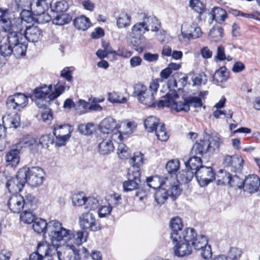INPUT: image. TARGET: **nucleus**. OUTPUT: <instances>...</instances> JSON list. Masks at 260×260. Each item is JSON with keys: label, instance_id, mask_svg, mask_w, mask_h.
<instances>
[{"label": "nucleus", "instance_id": "f257e3e1", "mask_svg": "<svg viewBox=\"0 0 260 260\" xmlns=\"http://www.w3.org/2000/svg\"><path fill=\"white\" fill-rule=\"evenodd\" d=\"M48 234L51 243L63 241L64 244L75 241L77 244H82L86 241L87 233L79 231L74 234L71 230L62 226V224L57 220L49 221Z\"/></svg>", "mask_w": 260, "mask_h": 260}, {"label": "nucleus", "instance_id": "f03ea898", "mask_svg": "<svg viewBox=\"0 0 260 260\" xmlns=\"http://www.w3.org/2000/svg\"><path fill=\"white\" fill-rule=\"evenodd\" d=\"M161 81V79L153 80L150 83L149 89L141 83L136 84L134 86V96L140 103L147 107H155L156 103L155 101V94L159 87V83Z\"/></svg>", "mask_w": 260, "mask_h": 260}, {"label": "nucleus", "instance_id": "7ed1b4c3", "mask_svg": "<svg viewBox=\"0 0 260 260\" xmlns=\"http://www.w3.org/2000/svg\"><path fill=\"white\" fill-rule=\"evenodd\" d=\"M37 202V199L30 193H25L24 196L16 194L9 198L8 205L12 212L18 213L23 209L35 210Z\"/></svg>", "mask_w": 260, "mask_h": 260}, {"label": "nucleus", "instance_id": "20e7f679", "mask_svg": "<svg viewBox=\"0 0 260 260\" xmlns=\"http://www.w3.org/2000/svg\"><path fill=\"white\" fill-rule=\"evenodd\" d=\"M20 170L24 171L26 177V183L32 186L41 185L44 179L45 173L42 169L38 167L31 168H22Z\"/></svg>", "mask_w": 260, "mask_h": 260}, {"label": "nucleus", "instance_id": "39448f33", "mask_svg": "<svg viewBox=\"0 0 260 260\" xmlns=\"http://www.w3.org/2000/svg\"><path fill=\"white\" fill-rule=\"evenodd\" d=\"M244 160L242 157L238 155H225L222 160V165L228 171L235 173L241 172Z\"/></svg>", "mask_w": 260, "mask_h": 260}, {"label": "nucleus", "instance_id": "423d86ee", "mask_svg": "<svg viewBox=\"0 0 260 260\" xmlns=\"http://www.w3.org/2000/svg\"><path fill=\"white\" fill-rule=\"evenodd\" d=\"M64 244L61 250L57 252L58 260H79L78 251L76 246L81 244H77L75 241Z\"/></svg>", "mask_w": 260, "mask_h": 260}, {"label": "nucleus", "instance_id": "0eeeda50", "mask_svg": "<svg viewBox=\"0 0 260 260\" xmlns=\"http://www.w3.org/2000/svg\"><path fill=\"white\" fill-rule=\"evenodd\" d=\"M28 101V99L24 94L17 93L8 98L6 106L10 110L20 111L26 106Z\"/></svg>", "mask_w": 260, "mask_h": 260}, {"label": "nucleus", "instance_id": "6e6552de", "mask_svg": "<svg viewBox=\"0 0 260 260\" xmlns=\"http://www.w3.org/2000/svg\"><path fill=\"white\" fill-rule=\"evenodd\" d=\"M196 179L202 187L207 185L216 179V176L212 168L202 166L195 171Z\"/></svg>", "mask_w": 260, "mask_h": 260}, {"label": "nucleus", "instance_id": "1a4fd4ad", "mask_svg": "<svg viewBox=\"0 0 260 260\" xmlns=\"http://www.w3.org/2000/svg\"><path fill=\"white\" fill-rule=\"evenodd\" d=\"M24 171L19 170L15 177L9 179L6 183V187L10 192L16 193L21 191L26 183Z\"/></svg>", "mask_w": 260, "mask_h": 260}, {"label": "nucleus", "instance_id": "9d476101", "mask_svg": "<svg viewBox=\"0 0 260 260\" xmlns=\"http://www.w3.org/2000/svg\"><path fill=\"white\" fill-rule=\"evenodd\" d=\"M79 224L82 229L97 231L101 229V225L96 220L94 215L90 212L82 214L79 217Z\"/></svg>", "mask_w": 260, "mask_h": 260}, {"label": "nucleus", "instance_id": "9b49d317", "mask_svg": "<svg viewBox=\"0 0 260 260\" xmlns=\"http://www.w3.org/2000/svg\"><path fill=\"white\" fill-rule=\"evenodd\" d=\"M197 233L193 228H187L181 233V236L183 241L189 243L194 248H199L203 247L206 244V238L201 237L198 240H200L198 245H196L193 240L197 236Z\"/></svg>", "mask_w": 260, "mask_h": 260}, {"label": "nucleus", "instance_id": "f8f14e48", "mask_svg": "<svg viewBox=\"0 0 260 260\" xmlns=\"http://www.w3.org/2000/svg\"><path fill=\"white\" fill-rule=\"evenodd\" d=\"M174 244V253L178 257H183L189 255L192 252V247L189 243L185 242L182 239L181 236L176 239V241L172 240Z\"/></svg>", "mask_w": 260, "mask_h": 260}, {"label": "nucleus", "instance_id": "ddd939ff", "mask_svg": "<svg viewBox=\"0 0 260 260\" xmlns=\"http://www.w3.org/2000/svg\"><path fill=\"white\" fill-rule=\"evenodd\" d=\"M127 175L128 180L123 182L122 184L123 190L129 191L138 189L141 181V173L128 171Z\"/></svg>", "mask_w": 260, "mask_h": 260}, {"label": "nucleus", "instance_id": "4468645a", "mask_svg": "<svg viewBox=\"0 0 260 260\" xmlns=\"http://www.w3.org/2000/svg\"><path fill=\"white\" fill-rule=\"evenodd\" d=\"M260 186V178L255 175H250L244 180L242 188L245 192L252 194L257 191Z\"/></svg>", "mask_w": 260, "mask_h": 260}, {"label": "nucleus", "instance_id": "2eb2a0df", "mask_svg": "<svg viewBox=\"0 0 260 260\" xmlns=\"http://www.w3.org/2000/svg\"><path fill=\"white\" fill-rule=\"evenodd\" d=\"M120 126L116 123V121L113 118L109 117L103 119L99 125L100 131L104 134H110L114 130L117 129L119 133V130Z\"/></svg>", "mask_w": 260, "mask_h": 260}, {"label": "nucleus", "instance_id": "dca6fc26", "mask_svg": "<svg viewBox=\"0 0 260 260\" xmlns=\"http://www.w3.org/2000/svg\"><path fill=\"white\" fill-rule=\"evenodd\" d=\"M170 226L172 230L171 239L172 240L176 241V239L181 236V233L183 231V223L182 219L178 216L173 217L170 221Z\"/></svg>", "mask_w": 260, "mask_h": 260}, {"label": "nucleus", "instance_id": "f3484780", "mask_svg": "<svg viewBox=\"0 0 260 260\" xmlns=\"http://www.w3.org/2000/svg\"><path fill=\"white\" fill-rule=\"evenodd\" d=\"M25 39L30 42L36 43L41 41L43 37V31L39 27L34 25L26 27L25 30Z\"/></svg>", "mask_w": 260, "mask_h": 260}, {"label": "nucleus", "instance_id": "a211bd4d", "mask_svg": "<svg viewBox=\"0 0 260 260\" xmlns=\"http://www.w3.org/2000/svg\"><path fill=\"white\" fill-rule=\"evenodd\" d=\"M52 85L47 86L46 85H41L35 88L34 90V93L35 96L37 98L36 103L39 107H42L39 106V102L41 101V99L47 100V102L50 100L48 96L50 94V92L52 89Z\"/></svg>", "mask_w": 260, "mask_h": 260}, {"label": "nucleus", "instance_id": "6ab92c4d", "mask_svg": "<svg viewBox=\"0 0 260 260\" xmlns=\"http://www.w3.org/2000/svg\"><path fill=\"white\" fill-rule=\"evenodd\" d=\"M132 168L128 170L129 172H138L141 173L140 168L144 164V155L140 152L134 153L129 159Z\"/></svg>", "mask_w": 260, "mask_h": 260}, {"label": "nucleus", "instance_id": "aec40b11", "mask_svg": "<svg viewBox=\"0 0 260 260\" xmlns=\"http://www.w3.org/2000/svg\"><path fill=\"white\" fill-rule=\"evenodd\" d=\"M60 128L67 130V127L66 125H54L53 134L56 137L55 143L59 147L64 146L70 137V135H61V131H59Z\"/></svg>", "mask_w": 260, "mask_h": 260}, {"label": "nucleus", "instance_id": "412c9836", "mask_svg": "<svg viewBox=\"0 0 260 260\" xmlns=\"http://www.w3.org/2000/svg\"><path fill=\"white\" fill-rule=\"evenodd\" d=\"M176 178L171 176L169 177V181L167 183L165 184L166 187H168L167 191H168L169 195H170L173 200H175L181 192V189H180L178 182H175L174 181Z\"/></svg>", "mask_w": 260, "mask_h": 260}, {"label": "nucleus", "instance_id": "4be33fe9", "mask_svg": "<svg viewBox=\"0 0 260 260\" xmlns=\"http://www.w3.org/2000/svg\"><path fill=\"white\" fill-rule=\"evenodd\" d=\"M169 181V177L160 178L159 176H151L146 179L148 186L153 189L160 188L165 186Z\"/></svg>", "mask_w": 260, "mask_h": 260}, {"label": "nucleus", "instance_id": "5701e85b", "mask_svg": "<svg viewBox=\"0 0 260 260\" xmlns=\"http://www.w3.org/2000/svg\"><path fill=\"white\" fill-rule=\"evenodd\" d=\"M16 147L20 150L22 148L29 147L31 150H37V140L34 138L27 136L21 138L16 144Z\"/></svg>", "mask_w": 260, "mask_h": 260}, {"label": "nucleus", "instance_id": "b1692460", "mask_svg": "<svg viewBox=\"0 0 260 260\" xmlns=\"http://www.w3.org/2000/svg\"><path fill=\"white\" fill-rule=\"evenodd\" d=\"M20 149L16 147V148L10 150L6 155L5 159L9 165L12 167L16 166L20 161L19 155Z\"/></svg>", "mask_w": 260, "mask_h": 260}, {"label": "nucleus", "instance_id": "393cba45", "mask_svg": "<svg viewBox=\"0 0 260 260\" xmlns=\"http://www.w3.org/2000/svg\"><path fill=\"white\" fill-rule=\"evenodd\" d=\"M210 149V144L208 141L200 140L198 141L192 147V151L196 155L202 156Z\"/></svg>", "mask_w": 260, "mask_h": 260}, {"label": "nucleus", "instance_id": "a878e982", "mask_svg": "<svg viewBox=\"0 0 260 260\" xmlns=\"http://www.w3.org/2000/svg\"><path fill=\"white\" fill-rule=\"evenodd\" d=\"M229 72L225 67H222L217 70L213 77V80L215 83L219 84L226 82L229 78Z\"/></svg>", "mask_w": 260, "mask_h": 260}, {"label": "nucleus", "instance_id": "bb28decb", "mask_svg": "<svg viewBox=\"0 0 260 260\" xmlns=\"http://www.w3.org/2000/svg\"><path fill=\"white\" fill-rule=\"evenodd\" d=\"M13 27L12 30L20 32L26 27L29 26L27 25L28 23H30V20H28L26 17H12Z\"/></svg>", "mask_w": 260, "mask_h": 260}, {"label": "nucleus", "instance_id": "cd10ccee", "mask_svg": "<svg viewBox=\"0 0 260 260\" xmlns=\"http://www.w3.org/2000/svg\"><path fill=\"white\" fill-rule=\"evenodd\" d=\"M49 222L47 223L46 221L41 218H36L33 222L32 228L34 230L38 233H48V227Z\"/></svg>", "mask_w": 260, "mask_h": 260}, {"label": "nucleus", "instance_id": "c85d7f7f", "mask_svg": "<svg viewBox=\"0 0 260 260\" xmlns=\"http://www.w3.org/2000/svg\"><path fill=\"white\" fill-rule=\"evenodd\" d=\"M194 175H195V172L194 173L192 170L186 168V169L180 172L175 178L177 179L178 181H180L182 183H186L192 180Z\"/></svg>", "mask_w": 260, "mask_h": 260}, {"label": "nucleus", "instance_id": "c756f323", "mask_svg": "<svg viewBox=\"0 0 260 260\" xmlns=\"http://www.w3.org/2000/svg\"><path fill=\"white\" fill-rule=\"evenodd\" d=\"M160 124L159 120L153 116H149L144 121L145 129L148 132H153L156 131L157 127Z\"/></svg>", "mask_w": 260, "mask_h": 260}, {"label": "nucleus", "instance_id": "7c9ffc66", "mask_svg": "<svg viewBox=\"0 0 260 260\" xmlns=\"http://www.w3.org/2000/svg\"><path fill=\"white\" fill-rule=\"evenodd\" d=\"M22 39V34L13 29L8 32L6 41L12 47L21 42Z\"/></svg>", "mask_w": 260, "mask_h": 260}, {"label": "nucleus", "instance_id": "2f4dec72", "mask_svg": "<svg viewBox=\"0 0 260 260\" xmlns=\"http://www.w3.org/2000/svg\"><path fill=\"white\" fill-rule=\"evenodd\" d=\"M73 24L77 29L85 31L90 27L91 23L88 17H75Z\"/></svg>", "mask_w": 260, "mask_h": 260}, {"label": "nucleus", "instance_id": "473e14b6", "mask_svg": "<svg viewBox=\"0 0 260 260\" xmlns=\"http://www.w3.org/2000/svg\"><path fill=\"white\" fill-rule=\"evenodd\" d=\"M199 38L198 34H192L191 30H183L181 29V32L178 36L179 41L184 45L189 43L190 40Z\"/></svg>", "mask_w": 260, "mask_h": 260}, {"label": "nucleus", "instance_id": "72a5a7b5", "mask_svg": "<svg viewBox=\"0 0 260 260\" xmlns=\"http://www.w3.org/2000/svg\"><path fill=\"white\" fill-rule=\"evenodd\" d=\"M114 150L113 143L110 140H103L99 145V151L101 154H109L113 152Z\"/></svg>", "mask_w": 260, "mask_h": 260}, {"label": "nucleus", "instance_id": "f704fd0d", "mask_svg": "<svg viewBox=\"0 0 260 260\" xmlns=\"http://www.w3.org/2000/svg\"><path fill=\"white\" fill-rule=\"evenodd\" d=\"M232 175L226 170L225 171L222 170H220L218 174L216 175L215 179L217 185H229Z\"/></svg>", "mask_w": 260, "mask_h": 260}, {"label": "nucleus", "instance_id": "c9c22d12", "mask_svg": "<svg viewBox=\"0 0 260 260\" xmlns=\"http://www.w3.org/2000/svg\"><path fill=\"white\" fill-rule=\"evenodd\" d=\"M178 98V95L175 92H173L172 93H167L166 96L164 98L163 100H160L158 101L157 106L159 108L172 106L174 99H176Z\"/></svg>", "mask_w": 260, "mask_h": 260}, {"label": "nucleus", "instance_id": "e433bc0d", "mask_svg": "<svg viewBox=\"0 0 260 260\" xmlns=\"http://www.w3.org/2000/svg\"><path fill=\"white\" fill-rule=\"evenodd\" d=\"M223 36L222 27L214 26L212 27L208 35V39L212 42H218L221 40Z\"/></svg>", "mask_w": 260, "mask_h": 260}, {"label": "nucleus", "instance_id": "4c0bfd02", "mask_svg": "<svg viewBox=\"0 0 260 260\" xmlns=\"http://www.w3.org/2000/svg\"><path fill=\"white\" fill-rule=\"evenodd\" d=\"M169 196L168 191L166 188L161 187L159 188L154 194V199L156 203L158 205L164 204L168 199Z\"/></svg>", "mask_w": 260, "mask_h": 260}, {"label": "nucleus", "instance_id": "58836bf2", "mask_svg": "<svg viewBox=\"0 0 260 260\" xmlns=\"http://www.w3.org/2000/svg\"><path fill=\"white\" fill-rule=\"evenodd\" d=\"M66 89H69V86H66L64 83L59 82L54 86V91L48 96L49 100H53L64 92Z\"/></svg>", "mask_w": 260, "mask_h": 260}, {"label": "nucleus", "instance_id": "ea45409f", "mask_svg": "<svg viewBox=\"0 0 260 260\" xmlns=\"http://www.w3.org/2000/svg\"><path fill=\"white\" fill-rule=\"evenodd\" d=\"M185 166L186 168L192 171H196L200 167L203 166L201 157L197 156H193L190 157L188 161L185 162Z\"/></svg>", "mask_w": 260, "mask_h": 260}, {"label": "nucleus", "instance_id": "a19ab883", "mask_svg": "<svg viewBox=\"0 0 260 260\" xmlns=\"http://www.w3.org/2000/svg\"><path fill=\"white\" fill-rule=\"evenodd\" d=\"M69 8L68 4L65 1L57 2L52 10L57 14L56 16H61Z\"/></svg>", "mask_w": 260, "mask_h": 260}, {"label": "nucleus", "instance_id": "79ce46f5", "mask_svg": "<svg viewBox=\"0 0 260 260\" xmlns=\"http://www.w3.org/2000/svg\"><path fill=\"white\" fill-rule=\"evenodd\" d=\"M0 31L9 32L12 30L13 20L12 17H0Z\"/></svg>", "mask_w": 260, "mask_h": 260}, {"label": "nucleus", "instance_id": "37998d69", "mask_svg": "<svg viewBox=\"0 0 260 260\" xmlns=\"http://www.w3.org/2000/svg\"><path fill=\"white\" fill-rule=\"evenodd\" d=\"M108 95V100L112 103H125L126 102V99L120 92H109Z\"/></svg>", "mask_w": 260, "mask_h": 260}, {"label": "nucleus", "instance_id": "c03bdc74", "mask_svg": "<svg viewBox=\"0 0 260 260\" xmlns=\"http://www.w3.org/2000/svg\"><path fill=\"white\" fill-rule=\"evenodd\" d=\"M27 48V44L21 42L12 46L13 53L16 57L24 56L25 55Z\"/></svg>", "mask_w": 260, "mask_h": 260}, {"label": "nucleus", "instance_id": "a18cd8bd", "mask_svg": "<svg viewBox=\"0 0 260 260\" xmlns=\"http://www.w3.org/2000/svg\"><path fill=\"white\" fill-rule=\"evenodd\" d=\"M174 99L172 106H174L177 112L184 111L187 112L190 110L188 103L186 102V97L184 99L183 102H176Z\"/></svg>", "mask_w": 260, "mask_h": 260}, {"label": "nucleus", "instance_id": "49530a36", "mask_svg": "<svg viewBox=\"0 0 260 260\" xmlns=\"http://www.w3.org/2000/svg\"><path fill=\"white\" fill-rule=\"evenodd\" d=\"M180 167V162L178 159H173L169 161L166 168L168 172L171 174H176Z\"/></svg>", "mask_w": 260, "mask_h": 260}, {"label": "nucleus", "instance_id": "de8ad7c7", "mask_svg": "<svg viewBox=\"0 0 260 260\" xmlns=\"http://www.w3.org/2000/svg\"><path fill=\"white\" fill-rule=\"evenodd\" d=\"M20 117L19 116L15 113L14 115L3 118V122H5L6 124L9 125L10 127L16 128L19 124Z\"/></svg>", "mask_w": 260, "mask_h": 260}, {"label": "nucleus", "instance_id": "09e8293b", "mask_svg": "<svg viewBox=\"0 0 260 260\" xmlns=\"http://www.w3.org/2000/svg\"><path fill=\"white\" fill-rule=\"evenodd\" d=\"M53 140L52 139L50 135L42 136L39 139V143L37 141V150L40 147L47 148L49 147V144H53Z\"/></svg>", "mask_w": 260, "mask_h": 260}, {"label": "nucleus", "instance_id": "8fccbe9b", "mask_svg": "<svg viewBox=\"0 0 260 260\" xmlns=\"http://www.w3.org/2000/svg\"><path fill=\"white\" fill-rule=\"evenodd\" d=\"M99 201L96 198L93 197H89L86 198L85 209L93 210L97 209L99 207Z\"/></svg>", "mask_w": 260, "mask_h": 260}, {"label": "nucleus", "instance_id": "3c124183", "mask_svg": "<svg viewBox=\"0 0 260 260\" xmlns=\"http://www.w3.org/2000/svg\"><path fill=\"white\" fill-rule=\"evenodd\" d=\"M244 180L237 175H232L229 186L236 189H242L243 187Z\"/></svg>", "mask_w": 260, "mask_h": 260}, {"label": "nucleus", "instance_id": "603ef678", "mask_svg": "<svg viewBox=\"0 0 260 260\" xmlns=\"http://www.w3.org/2000/svg\"><path fill=\"white\" fill-rule=\"evenodd\" d=\"M90 103L83 100H79L78 102L77 114L81 115L89 111Z\"/></svg>", "mask_w": 260, "mask_h": 260}, {"label": "nucleus", "instance_id": "864d4df0", "mask_svg": "<svg viewBox=\"0 0 260 260\" xmlns=\"http://www.w3.org/2000/svg\"><path fill=\"white\" fill-rule=\"evenodd\" d=\"M33 210H24V212L20 215L21 220L25 223H31L33 222L35 219V216L32 213Z\"/></svg>", "mask_w": 260, "mask_h": 260}, {"label": "nucleus", "instance_id": "5fc2aeb1", "mask_svg": "<svg viewBox=\"0 0 260 260\" xmlns=\"http://www.w3.org/2000/svg\"><path fill=\"white\" fill-rule=\"evenodd\" d=\"M196 250H201V256L205 259L210 258L212 255L211 246L208 245V239L206 238V244L203 247L199 248H194Z\"/></svg>", "mask_w": 260, "mask_h": 260}, {"label": "nucleus", "instance_id": "6e6d98bb", "mask_svg": "<svg viewBox=\"0 0 260 260\" xmlns=\"http://www.w3.org/2000/svg\"><path fill=\"white\" fill-rule=\"evenodd\" d=\"M190 7L199 14H202L205 10V5L199 0H190Z\"/></svg>", "mask_w": 260, "mask_h": 260}, {"label": "nucleus", "instance_id": "4d7b16f0", "mask_svg": "<svg viewBox=\"0 0 260 260\" xmlns=\"http://www.w3.org/2000/svg\"><path fill=\"white\" fill-rule=\"evenodd\" d=\"M48 243L46 242L40 243L37 246V251L32 254H37L39 257V260H42L44 257L46 256L47 253Z\"/></svg>", "mask_w": 260, "mask_h": 260}, {"label": "nucleus", "instance_id": "13d9d810", "mask_svg": "<svg viewBox=\"0 0 260 260\" xmlns=\"http://www.w3.org/2000/svg\"><path fill=\"white\" fill-rule=\"evenodd\" d=\"M186 102L188 103L189 108L192 106L195 108H200L203 106L201 99L198 96H188L186 97Z\"/></svg>", "mask_w": 260, "mask_h": 260}, {"label": "nucleus", "instance_id": "bf43d9fd", "mask_svg": "<svg viewBox=\"0 0 260 260\" xmlns=\"http://www.w3.org/2000/svg\"><path fill=\"white\" fill-rule=\"evenodd\" d=\"M242 252L241 249L237 247H231L228 253V258L231 260H239Z\"/></svg>", "mask_w": 260, "mask_h": 260}, {"label": "nucleus", "instance_id": "052dcab7", "mask_svg": "<svg viewBox=\"0 0 260 260\" xmlns=\"http://www.w3.org/2000/svg\"><path fill=\"white\" fill-rule=\"evenodd\" d=\"M159 127L158 129L154 131L155 132L156 135L159 140L161 141H166L169 138V136L166 132V128L165 127V124L164 123H161V124L159 126Z\"/></svg>", "mask_w": 260, "mask_h": 260}, {"label": "nucleus", "instance_id": "680f3d73", "mask_svg": "<svg viewBox=\"0 0 260 260\" xmlns=\"http://www.w3.org/2000/svg\"><path fill=\"white\" fill-rule=\"evenodd\" d=\"M117 153L121 159L127 158L129 155L130 151L128 148L124 144H120L117 148Z\"/></svg>", "mask_w": 260, "mask_h": 260}, {"label": "nucleus", "instance_id": "e2e57ef3", "mask_svg": "<svg viewBox=\"0 0 260 260\" xmlns=\"http://www.w3.org/2000/svg\"><path fill=\"white\" fill-rule=\"evenodd\" d=\"M181 29H184V30H191L192 34H198L199 37H200L202 34L200 27H198L197 24L194 23H193L192 24H188L187 23H184L182 25Z\"/></svg>", "mask_w": 260, "mask_h": 260}, {"label": "nucleus", "instance_id": "0e129e2a", "mask_svg": "<svg viewBox=\"0 0 260 260\" xmlns=\"http://www.w3.org/2000/svg\"><path fill=\"white\" fill-rule=\"evenodd\" d=\"M42 118L45 123L49 124L51 123L53 119L52 112L50 108L46 107L44 108L43 111L42 112Z\"/></svg>", "mask_w": 260, "mask_h": 260}, {"label": "nucleus", "instance_id": "69168bd1", "mask_svg": "<svg viewBox=\"0 0 260 260\" xmlns=\"http://www.w3.org/2000/svg\"><path fill=\"white\" fill-rule=\"evenodd\" d=\"M210 144V149L212 148L213 150L218 149L223 143L222 139L218 136H214L211 137L210 140H208Z\"/></svg>", "mask_w": 260, "mask_h": 260}, {"label": "nucleus", "instance_id": "338daca9", "mask_svg": "<svg viewBox=\"0 0 260 260\" xmlns=\"http://www.w3.org/2000/svg\"><path fill=\"white\" fill-rule=\"evenodd\" d=\"M93 126V124L91 123L87 124H81L79 125L78 129L79 132L85 135H89L92 133L91 127Z\"/></svg>", "mask_w": 260, "mask_h": 260}, {"label": "nucleus", "instance_id": "774afa93", "mask_svg": "<svg viewBox=\"0 0 260 260\" xmlns=\"http://www.w3.org/2000/svg\"><path fill=\"white\" fill-rule=\"evenodd\" d=\"M86 198L83 193L75 194L73 196L72 202L75 206H85Z\"/></svg>", "mask_w": 260, "mask_h": 260}]
</instances>
